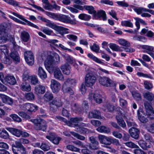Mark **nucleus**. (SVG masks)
<instances>
[{
	"label": "nucleus",
	"instance_id": "4",
	"mask_svg": "<svg viewBox=\"0 0 154 154\" xmlns=\"http://www.w3.org/2000/svg\"><path fill=\"white\" fill-rule=\"evenodd\" d=\"M35 125V128L37 130L45 131L46 129V122L44 120L41 119H36L31 120Z\"/></svg>",
	"mask_w": 154,
	"mask_h": 154
},
{
	"label": "nucleus",
	"instance_id": "53",
	"mask_svg": "<svg viewBox=\"0 0 154 154\" xmlns=\"http://www.w3.org/2000/svg\"><path fill=\"white\" fill-rule=\"evenodd\" d=\"M1 60L5 63L6 64H10L11 63V60H10L8 56H6L5 57H3V58L0 57Z\"/></svg>",
	"mask_w": 154,
	"mask_h": 154
},
{
	"label": "nucleus",
	"instance_id": "12",
	"mask_svg": "<svg viewBox=\"0 0 154 154\" xmlns=\"http://www.w3.org/2000/svg\"><path fill=\"white\" fill-rule=\"evenodd\" d=\"M89 98L91 100H94L96 102L100 103L102 102L101 96L99 94L98 91H96L94 94L90 93L89 95Z\"/></svg>",
	"mask_w": 154,
	"mask_h": 154
},
{
	"label": "nucleus",
	"instance_id": "56",
	"mask_svg": "<svg viewBox=\"0 0 154 154\" xmlns=\"http://www.w3.org/2000/svg\"><path fill=\"white\" fill-rule=\"evenodd\" d=\"M132 95L134 98L137 100H140L141 99L140 94L136 91L132 92Z\"/></svg>",
	"mask_w": 154,
	"mask_h": 154
},
{
	"label": "nucleus",
	"instance_id": "26",
	"mask_svg": "<svg viewBox=\"0 0 154 154\" xmlns=\"http://www.w3.org/2000/svg\"><path fill=\"white\" fill-rule=\"evenodd\" d=\"M10 56L14 62L16 63H18L20 61V58L18 53L16 51L11 50Z\"/></svg>",
	"mask_w": 154,
	"mask_h": 154
},
{
	"label": "nucleus",
	"instance_id": "9",
	"mask_svg": "<svg viewBox=\"0 0 154 154\" xmlns=\"http://www.w3.org/2000/svg\"><path fill=\"white\" fill-rule=\"evenodd\" d=\"M37 106L33 104L26 103L22 105V109L29 113L37 109Z\"/></svg>",
	"mask_w": 154,
	"mask_h": 154
},
{
	"label": "nucleus",
	"instance_id": "52",
	"mask_svg": "<svg viewBox=\"0 0 154 154\" xmlns=\"http://www.w3.org/2000/svg\"><path fill=\"white\" fill-rule=\"evenodd\" d=\"M127 147L131 148H139V147L131 141L128 142L124 143Z\"/></svg>",
	"mask_w": 154,
	"mask_h": 154
},
{
	"label": "nucleus",
	"instance_id": "37",
	"mask_svg": "<svg viewBox=\"0 0 154 154\" xmlns=\"http://www.w3.org/2000/svg\"><path fill=\"white\" fill-rule=\"evenodd\" d=\"M45 13L48 16L52 18L57 20H58L59 14H57L50 12L46 11Z\"/></svg>",
	"mask_w": 154,
	"mask_h": 154
},
{
	"label": "nucleus",
	"instance_id": "46",
	"mask_svg": "<svg viewBox=\"0 0 154 154\" xmlns=\"http://www.w3.org/2000/svg\"><path fill=\"white\" fill-rule=\"evenodd\" d=\"M87 56L89 58L92 59L94 61L97 63L100 64H103V63L100 60L94 56L92 54L88 53V54Z\"/></svg>",
	"mask_w": 154,
	"mask_h": 154
},
{
	"label": "nucleus",
	"instance_id": "8",
	"mask_svg": "<svg viewBox=\"0 0 154 154\" xmlns=\"http://www.w3.org/2000/svg\"><path fill=\"white\" fill-rule=\"evenodd\" d=\"M96 80L95 76L92 73H88L86 75L85 78L86 85L88 87L92 86Z\"/></svg>",
	"mask_w": 154,
	"mask_h": 154
},
{
	"label": "nucleus",
	"instance_id": "15",
	"mask_svg": "<svg viewBox=\"0 0 154 154\" xmlns=\"http://www.w3.org/2000/svg\"><path fill=\"white\" fill-rule=\"evenodd\" d=\"M146 115L150 119L154 118V110L152 106L149 105L145 104Z\"/></svg>",
	"mask_w": 154,
	"mask_h": 154
},
{
	"label": "nucleus",
	"instance_id": "59",
	"mask_svg": "<svg viewBox=\"0 0 154 154\" xmlns=\"http://www.w3.org/2000/svg\"><path fill=\"white\" fill-rule=\"evenodd\" d=\"M66 147L68 149L75 152H79L80 150V149L75 147L72 145H67Z\"/></svg>",
	"mask_w": 154,
	"mask_h": 154
},
{
	"label": "nucleus",
	"instance_id": "19",
	"mask_svg": "<svg viewBox=\"0 0 154 154\" xmlns=\"http://www.w3.org/2000/svg\"><path fill=\"white\" fill-rule=\"evenodd\" d=\"M54 78L60 80H63L64 77L60 69L55 67L54 69Z\"/></svg>",
	"mask_w": 154,
	"mask_h": 154
},
{
	"label": "nucleus",
	"instance_id": "41",
	"mask_svg": "<svg viewBox=\"0 0 154 154\" xmlns=\"http://www.w3.org/2000/svg\"><path fill=\"white\" fill-rule=\"evenodd\" d=\"M94 15L97 16L99 18L102 17L103 20L104 21L106 20L107 19L105 12L103 10L98 11L97 13H96V14Z\"/></svg>",
	"mask_w": 154,
	"mask_h": 154
},
{
	"label": "nucleus",
	"instance_id": "39",
	"mask_svg": "<svg viewBox=\"0 0 154 154\" xmlns=\"http://www.w3.org/2000/svg\"><path fill=\"white\" fill-rule=\"evenodd\" d=\"M84 8L88 11V13L92 14H93L95 15L96 14V11L94 10V8L92 6L85 5Z\"/></svg>",
	"mask_w": 154,
	"mask_h": 154
},
{
	"label": "nucleus",
	"instance_id": "7",
	"mask_svg": "<svg viewBox=\"0 0 154 154\" xmlns=\"http://www.w3.org/2000/svg\"><path fill=\"white\" fill-rule=\"evenodd\" d=\"M99 83L102 85L107 87L115 86L116 82L107 77H100L99 80Z\"/></svg>",
	"mask_w": 154,
	"mask_h": 154
},
{
	"label": "nucleus",
	"instance_id": "1",
	"mask_svg": "<svg viewBox=\"0 0 154 154\" xmlns=\"http://www.w3.org/2000/svg\"><path fill=\"white\" fill-rule=\"evenodd\" d=\"M10 28L9 24L0 25V44H4L10 40L11 42L14 49L17 50L20 47L17 45L14 38L9 33Z\"/></svg>",
	"mask_w": 154,
	"mask_h": 154
},
{
	"label": "nucleus",
	"instance_id": "35",
	"mask_svg": "<svg viewBox=\"0 0 154 154\" xmlns=\"http://www.w3.org/2000/svg\"><path fill=\"white\" fill-rule=\"evenodd\" d=\"M134 19L136 20L135 22V25L137 27V29L138 30L140 28V25L139 23H141L143 25H146L147 23L143 19L140 18L135 17Z\"/></svg>",
	"mask_w": 154,
	"mask_h": 154
},
{
	"label": "nucleus",
	"instance_id": "2",
	"mask_svg": "<svg viewBox=\"0 0 154 154\" xmlns=\"http://www.w3.org/2000/svg\"><path fill=\"white\" fill-rule=\"evenodd\" d=\"M60 62V57L58 54H56L53 57L51 55L48 56L45 61L44 65L47 70L50 73V70L53 65L58 64Z\"/></svg>",
	"mask_w": 154,
	"mask_h": 154
},
{
	"label": "nucleus",
	"instance_id": "6",
	"mask_svg": "<svg viewBox=\"0 0 154 154\" xmlns=\"http://www.w3.org/2000/svg\"><path fill=\"white\" fill-rule=\"evenodd\" d=\"M83 120V118L81 117L72 118H71L70 121L67 122V125L71 127L85 126V124L84 123H82L79 125L78 124L80 122L82 121Z\"/></svg>",
	"mask_w": 154,
	"mask_h": 154
},
{
	"label": "nucleus",
	"instance_id": "54",
	"mask_svg": "<svg viewBox=\"0 0 154 154\" xmlns=\"http://www.w3.org/2000/svg\"><path fill=\"white\" fill-rule=\"evenodd\" d=\"M121 25L122 26H124L130 27H133V23L130 21L128 20L122 21L121 22Z\"/></svg>",
	"mask_w": 154,
	"mask_h": 154
},
{
	"label": "nucleus",
	"instance_id": "27",
	"mask_svg": "<svg viewBox=\"0 0 154 154\" xmlns=\"http://www.w3.org/2000/svg\"><path fill=\"white\" fill-rule=\"evenodd\" d=\"M38 75L42 79H45L47 77V75L44 69L41 67H39L38 70Z\"/></svg>",
	"mask_w": 154,
	"mask_h": 154
},
{
	"label": "nucleus",
	"instance_id": "45",
	"mask_svg": "<svg viewBox=\"0 0 154 154\" xmlns=\"http://www.w3.org/2000/svg\"><path fill=\"white\" fill-rule=\"evenodd\" d=\"M79 18L82 20L85 21H88L91 18L90 15L85 14H79L78 16Z\"/></svg>",
	"mask_w": 154,
	"mask_h": 154
},
{
	"label": "nucleus",
	"instance_id": "40",
	"mask_svg": "<svg viewBox=\"0 0 154 154\" xmlns=\"http://www.w3.org/2000/svg\"><path fill=\"white\" fill-rule=\"evenodd\" d=\"M29 81L33 85H35L39 82L38 79L36 75L30 76Z\"/></svg>",
	"mask_w": 154,
	"mask_h": 154
},
{
	"label": "nucleus",
	"instance_id": "36",
	"mask_svg": "<svg viewBox=\"0 0 154 154\" xmlns=\"http://www.w3.org/2000/svg\"><path fill=\"white\" fill-rule=\"evenodd\" d=\"M63 57L67 62V63L72 64L75 62V59L71 56L67 54L63 55Z\"/></svg>",
	"mask_w": 154,
	"mask_h": 154
},
{
	"label": "nucleus",
	"instance_id": "63",
	"mask_svg": "<svg viewBox=\"0 0 154 154\" xmlns=\"http://www.w3.org/2000/svg\"><path fill=\"white\" fill-rule=\"evenodd\" d=\"M70 133L73 136L75 137H76L78 139L81 140H85V138L84 137L82 136L79 134L74 132H71Z\"/></svg>",
	"mask_w": 154,
	"mask_h": 154
},
{
	"label": "nucleus",
	"instance_id": "47",
	"mask_svg": "<svg viewBox=\"0 0 154 154\" xmlns=\"http://www.w3.org/2000/svg\"><path fill=\"white\" fill-rule=\"evenodd\" d=\"M12 151L14 154H25L26 149L25 148H23L18 149L17 151L14 149L12 146Z\"/></svg>",
	"mask_w": 154,
	"mask_h": 154
},
{
	"label": "nucleus",
	"instance_id": "60",
	"mask_svg": "<svg viewBox=\"0 0 154 154\" xmlns=\"http://www.w3.org/2000/svg\"><path fill=\"white\" fill-rule=\"evenodd\" d=\"M65 82H66V85L68 83L72 86H74L76 85L77 82L75 79H68Z\"/></svg>",
	"mask_w": 154,
	"mask_h": 154
},
{
	"label": "nucleus",
	"instance_id": "22",
	"mask_svg": "<svg viewBox=\"0 0 154 154\" xmlns=\"http://www.w3.org/2000/svg\"><path fill=\"white\" fill-rule=\"evenodd\" d=\"M129 132L132 138L137 139L139 137L140 131L137 129L132 127L129 129Z\"/></svg>",
	"mask_w": 154,
	"mask_h": 154
},
{
	"label": "nucleus",
	"instance_id": "49",
	"mask_svg": "<svg viewBox=\"0 0 154 154\" xmlns=\"http://www.w3.org/2000/svg\"><path fill=\"white\" fill-rule=\"evenodd\" d=\"M118 42L120 45L122 46L129 47L130 45V44L128 42L123 39H119Z\"/></svg>",
	"mask_w": 154,
	"mask_h": 154
},
{
	"label": "nucleus",
	"instance_id": "43",
	"mask_svg": "<svg viewBox=\"0 0 154 154\" xmlns=\"http://www.w3.org/2000/svg\"><path fill=\"white\" fill-rule=\"evenodd\" d=\"M139 48H141L142 49H146L147 51H144V52L145 53L146 51L150 52L153 51L154 48L152 46H150L143 45H139Z\"/></svg>",
	"mask_w": 154,
	"mask_h": 154
},
{
	"label": "nucleus",
	"instance_id": "48",
	"mask_svg": "<svg viewBox=\"0 0 154 154\" xmlns=\"http://www.w3.org/2000/svg\"><path fill=\"white\" fill-rule=\"evenodd\" d=\"M9 137V135L8 132L4 129L2 131L0 129V137L6 139L8 138Z\"/></svg>",
	"mask_w": 154,
	"mask_h": 154
},
{
	"label": "nucleus",
	"instance_id": "42",
	"mask_svg": "<svg viewBox=\"0 0 154 154\" xmlns=\"http://www.w3.org/2000/svg\"><path fill=\"white\" fill-rule=\"evenodd\" d=\"M133 39L135 41L145 42L146 41V39L144 36L140 35H135L133 36Z\"/></svg>",
	"mask_w": 154,
	"mask_h": 154
},
{
	"label": "nucleus",
	"instance_id": "20",
	"mask_svg": "<svg viewBox=\"0 0 154 154\" xmlns=\"http://www.w3.org/2000/svg\"><path fill=\"white\" fill-rule=\"evenodd\" d=\"M54 134L52 133H50L49 135L46 136V138L52 143L55 144H58L61 140L60 137H54Z\"/></svg>",
	"mask_w": 154,
	"mask_h": 154
},
{
	"label": "nucleus",
	"instance_id": "33",
	"mask_svg": "<svg viewBox=\"0 0 154 154\" xmlns=\"http://www.w3.org/2000/svg\"><path fill=\"white\" fill-rule=\"evenodd\" d=\"M143 97L149 101H152L154 98V94L149 91L144 93L143 94Z\"/></svg>",
	"mask_w": 154,
	"mask_h": 154
},
{
	"label": "nucleus",
	"instance_id": "34",
	"mask_svg": "<svg viewBox=\"0 0 154 154\" xmlns=\"http://www.w3.org/2000/svg\"><path fill=\"white\" fill-rule=\"evenodd\" d=\"M21 38L22 40L25 42H27L30 39V36L27 32L23 31L21 32Z\"/></svg>",
	"mask_w": 154,
	"mask_h": 154
},
{
	"label": "nucleus",
	"instance_id": "24",
	"mask_svg": "<svg viewBox=\"0 0 154 154\" xmlns=\"http://www.w3.org/2000/svg\"><path fill=\"white\" fill-rule=\"evenodd\" d=\"M8 51L6 46L5 45L0 46V57L3 58L8 56Z\"/></svg>",
	"mask_w": 154,
	"mask_h": 154
},
{
	"label": "nucleus",
	"instance_id": "18",
	"mask_svg": "<svg viewBox=\"0 0 154 154\" xmlns=\"http://www.w3.org/2000/svg\"><path fill=\"white\" fill-rule=\"evenodd\" d=\"M5 82L3 83L5 84H7V83L9 84L12 85H15L16 83V81L14 77L10 75H6L4 79Z\"/></svg>",
	"mask_w": 154,
	"mask_h": 154
},
{
	"label": "nucleus",
	"instance_id": "38",
	"mask_svg": "<svg viewBox=\"0 0 154 154\" xmlns=\"http://www.w3.org/2000/svg\"><path fill=\"white\" fill-rule=\"evenodd\" d=\"M72 109L73 111L75 113H80L82 110V109L81 108L79 105L76 103H74L72 104Z\"/></svg>",
	"mask_w": 154,
	"mask_h": 154
},
{
	"label": "nucleus",
	"instance_id": "16",
	"mask_svg": "<svg viewBox=\"0 0 154 154\" xmlns=\"http://www.w3.org/2000/svg\"><path fill=\"white\" fill-rule=\"evenodd\" d=\"M58 20L66 23H70L71 24L75 23L73 21L71 20L70 17L62 14H59Z\"/></svg>",
	"mask_w": 154,
	"mask_h": 154
},
{
	"label": "nucleus",
	"instance_id": "14",
	"mask_svg": "<svg viewBox=\"0 0 154 154\" xmlns=\"http://www.w3.org/2000/svg\"><path fill=\"white\" fill-rule=\"evenodd\" d=\"M34 93L37 95L44 94L46 91L45 86L41 84L36 85L34 88Z\"/></svg>",
	"mask_w": 154,
	"mask_h": 154
},
{
	"label": "nucleus",
	"instance_id": "50",
	"mask_svg": "<svg viewBox=\"0 0 154 154\" xmlns=\"http://www.w3.org/2000/svg\"><path fill=\"white\" fill-rule=\"evenodd\" d=\"M137 114L138 119L141 122L144 123L148 121V119L145 117L144 115H142L139 111H138Z\"/></svg>",
	"mask_w": 154,
	"mask_h": 154
},
{
	"label": "nucleus",
	"instance_id": "5",
	"mask_svg": "<svg viewBox=\"0 0 154 154\" xmlns=\"http://www.w3.org/2000/svg\"><path fill=\"white\" fill-rule=\"evenodd\" d=\"M11 13L15 16L18 17L19 19L24 21L23 22L17 19L16 21L17 23L24 25H27L29 26L34 27L36 29H38V26L25 19L23 16L14 12H11Z\"/></svg>",
	"mask_w": 154,
	"mask_h": 154
},
{
	"label": "nucleus",
	"instance_id": "32",
	"mask_svg": "<svg viewBox=\"0 0 154 154\" xmlns=\"http://www.w3.org/2000/svg\"><path fill=\"white\" fill-rule=\"evenodd\" d=\"M96 130L99 132L101 133L108 134L110 132V129L109 128L103 126L98 127Z\"/></svg>",
	"mask_w": 154,
	"mask_h": 154
},
{
	"label": "nucleus",
	"instance_id": "11",
	"mask_svg": "<svg viewBox=\"0 0 154 154\" xmlns=\"http://www.w3.org/2000/svg\"><path fill=\"white\" fill-rule=\"evenodd\" d=\"M51 88L53 93H57L60 90L61 85L56 80L52 79L51 81Z\"/></svg>",
	"mask_w": 154,
	"mask_h": 154
},
{
	"label": "nucleus",
	"instance_id": "55",
	"mask_svg": "<svg viewBox=\"0 0 154 154\" xmlns=\"http://www.w3.org/2000/svg\"><path fill=\"white\" fill-rule=\"evenodd\" d=\"M44 97L47 100H50L53 98V96L51 92L47 91L44 94Z\"/></svg>",
	"mask_w": 154,
	"mask_h": 154
},
{
	"label": "nucleus",
	"instance_id": "28",
	"mask_svg": "<svg viewBox=\"0 0 154 154\" xmlns=\"http://www.w3.org/2000/svg\"><path fill=\"white\" fill-rule=\"evenodd\" d=\"M70 67L68 63H66L64 65L62 66L61 69L63 73L65 74L69 75L70 72Z\"/></svg>",
	"mask_w": 154,
	"mask_h": 154
},
{
	"label": "nucleus",
	"instance_id": "44",
	"mask_svg": "<svg viewBox=\"0 0 154 154\" xmlns=\"http://www.w3.org/2000/svg\"><path fill=\"white\" fill-rule=\"evenodd\" d=\"M131 7L138 14H142L143 12H146V8L142 7H134L133 6H131Z\"/></svg>",
	"mask_w": 154,
	"mask_h": 154
},
{
	"label": "nucleus",
	"instance_id": "51",
	"mask_svg": "<svg viewBox=\"0 0 154 154\" xmlns=\"http://www.w3.org/2000/svg\"><path fill=\"white\" fill-rule=\"evenodd\" d=\"M66 82H65L63 86L62 89L65 92L69 93L71 94H73V91L72 89L69 87H67Z\"/></svg>",
	"mask_w": 154,
	"mask_h": 154
},
{
	"label": "nucleus",
	"instance_id": "10",
	"mask_svg": "<svg viewBox=\"0 0 154 154\" xmlns=\"http://www.w3.org/2000/svg\"><path fill=\"white\" fill-rule=\"evenodd\" d=\"M25 60L29 65L32 66L34 63V58L32 53L30 51H26L24 53Z\"/></svg>",
	"mask_w": 154,
	"mask_h": 154
},
{
	"label": "nucleus",
	"instance_id": "61",
	"mask_svg": "<svg viewBox=\"0 0 154 154\" xmlns=\"http://www.w3.org/2000/svg\"><path fill=\"white\" fill-rule=\"evenodd\" d=\"M10 116L15 121L20 122L21 121V119L16 114H12L10 115Z\"/></svg>",
	"mask_w": 154,
	"mask_h": 154
},
{
	"label": "nucleus",
	"instance_id": "31",
	"mask_svg": "<svg viewBox=\"0 0 154 154\" xmlns=\"http://www.w3.org/2000/svg\"><path fill=\"white\" fill-rule=\"evenodd\" d=\"M20 87L22 90L26 91H30L31 89V86L30 84L26 82H23L22 83Z\"/></svg>",
	"mask_w": 154,
	"mask_h": 154
},
{
	"label": "nucleus",
	"instance_id": "13",
	"mask_svg": "<svg viewBox=\"0 0 154 154\" xmlns=\"http://www.w3.org/2000/svg\"><path fill=\"white\" fill-rule=\"evenodd\" d=\"M98 138L101 144L106 145H109L111 144V137L100 135L98 136Z\"/></svg>",
	"mask_w": 154,
	"mask_h": 154
},
{
	"label": "nucleus",
	"instance_id": "23",
	"mask_svg": "<svg viewBox=\"0 0 154 154\" xmlns=\"http://www.w3.org/2000/svg\"><path fill=\"white\" fill-rule=\"evenodd\" d=\"M5 128L12 134L16 136V137H19L21 135V131L19 129L14 128L10 127H6Z\"/></svg>",
	"mask_w": 154,
	"mask_h": 154
},
{
	"label": "nucleus",
	"instance_id": "21",
	"mask_svg": "<svg viewBox=\"0 0 154 154\" xmlns=\"http://www.w3.org/2000/svg\"><path fill=\"white\" fill-rule=\"evenodd\" d=\"M49 105L51 110L54 109L55 107L61 106L62 103L61 100L57 99H54L52 102H50Z\"/></svg>",
	"mask_w": 154,
	"mask_h": 154
},
{
	"label": "nucleus",
	"instance_id": "62",
	"mask_svg": "<svg viewBox=\"0 0 154 154\" xmlns=\"http://www.w3.org/2000/svg\"><path fill=\"white\" fill-rule=\"evenodd\" d=\"M145 88L147 90L151 89L152 87V83L147 81H145L143 83Z\"/></svg>",
	"mask_w": 154,
	"mask_h": 154
},
{
	"label": "nucleus",
	"instance_id": "30",
	"mask_svg": "<svg viewBox=\"0 0 154 154\" xmlns=\"http://www.w3.org/2000/svg\"><path fill=\"white\" fill-rule=\"evenodd\" d=\"M109 48L112 50L116 51H122L123 50L122 47H120L115 44L110 43Z\"/></svg>",
	"mask_w": 154,
	"mask_h": 154
},
{
	"label": "nucleus",
	"instance_id": "57",
	"mask_svg": "<svg viewBox=\"0 0 154 154\" xmlns=\"http://www.w3.org/2000/svg\"><path fill=\"white\" fill-rule=\"evenodd\" d=\"M137 75L139 77H142L146 78H149L151 79H153L152 76L150 74H144L142 72H138Z\"/></svg>",
	"mask_w": 154,
	"mask_h": 154
},
{
	"label": "nucleus",
	"instance_id": "64",
	"mask_svg": "<svg viewBox=\"0 0 154 154\" xmlns=\"http://www.w3.org/2000/svg\"><path fill=\"white\" fill-rule=\"evenodd\" d=\"M25 97L28 100H33L34 99L35 96L32 93L29 92L26 94Z\"/></svg>",
	"mask_w": 154,
	"mask_h": 154
},
{
	"label": "nucleus",
	"instance_id": "25",
	"mask_svg": "<svg viewBox=\"0 0 154 154\" xmlns=\"http://www.w3.org/2000/svg\"><path fill=\"white\" fill-rule=\"evenodd\" d=\"M125 117V116L121 114V116L117 115L116 116V119L117 122L119 126L124 128L126 127V124L122 118V116Z\"/></svg>",
	"mask_w": 154,
	"mask_h": 154
},
{
	"label": "nucleus",
	"instance_id": "3",
	"mask_svg": "<svg viewBox=\"0 0 154 154\" xmlns=\"http://www.w3.org/2000/svg\"><path fill=\"white\" fill-rule=\"evenodd\" d=\"M45 25L56 30L59 34L61 35L67 34L70 33L69 29L63 27L57 26L54 23L51 22L48 20L46 22Z\"/></svg>",
	"mask_w": 154,
	"mask_h": 154
},
{
	"label": "nucleus",
	"instance_id": "29",
	"mask_svg": "<svg viewBox=\"0 0 154 154\" xmlns=\"http://www.w3.org/2000/svg\"><path fill=\"white\" fill-rule=\"evenodd\" d=\"M100 112L97 110H94L89 113L88 117L90 118L99 119L100 118Z\"/></svg>",
	"mask_w": 154,
	"mask_h": 154
},
{
	"label": "nucleus",
	"instance_id": "58",
	"mask_svg": "<svg viewBox=\"0 0 154 154\" xmlns=\"http://www.w3.org/2000/svg\"><path fill=\"white\" fill-rule=\"evenodd\" d=\"M106 108L107 109L109 112H112L114 109V106H113L111 105L110 103H106L103 107V109L105 110V108Z\"/></svg>",
	"mask_w": 154,
	"mask_h": 154
},
{
	"label": "nucleus",
	"instance_id": "17",
	"mask_svg": "<svg viewBox=\"0 0 154 154\" xmlns=\"http://www.w3.org/2000/svg\"><path fill=\"white\" fill-rule=\"evenodd\" d=\"M0 98L4 103L12 105L13 103V100L11 98L4 94H0Z\"/></svg>",
	"mask_w": 154,
	"mask_h": 154
}]
</instances>
